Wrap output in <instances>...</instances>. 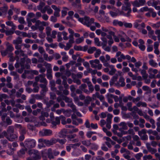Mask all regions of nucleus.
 I'll use <instances>...</instances> for the list:
<instances>
[{
    "label": "nucleus",
    "mask_w": 160,
    "mask_h": 160,
    "mask_svg": "<svg viewBox=\"0 0 160 160\" xmlns=\"http://www.w3.org/2000/svg\"><path fill=\"white\" fill-rule=\"evenodd\" d=\"M96 52L94 53V56L95 58H98L100 55L101 53V51L99 49H97L96 50Z\"/></svg>",
    "instance_id": "35"
},
{
    "label": "nucleus",
    "mask_w": 160,
    "mask_h": 160,
    "mask_svg": "<svg viewBox=\"0 0 160 160\" xmlns=\"http://www.w3.org/2000/svg\"><path fill=\"white\" fill-rule=\"evenodd\" d=\"M109 68L111 70L110 71H109V74L111 75H114L116 71V69L114 68V66L112 65L109 67Z\"/></svg>",
    "instance_id": "22"
},
{
    "label": "nucleus",
    "mask_w": 160,
    "mask_h": 160,
    "mask_svg": "<svg viewBox=\"0 0 160 160\" xmlns=\"http://www.w3.org/2000/svg\"><path fill=\"white\" fill-rule=\"evenodd\" d=\"M78 20L79 21L88 27H90L92 23H94V18H90L87 16H85L84 18H79Z\"/></svg>",
    "instance_id": "2"
},
{
    "label": "nucleus",
    "mask_w": 160,
    "mask_h": 160,
    "mask_svg": "<svg viewBox=\"0 0 160 160\" xmlns=\"http://www.w3.org/2000/svg\"><path fill=\"white\" fill-rule=\"evenodd\" d=\"M143 154L142 153L140 152L135 155L134 157L137 160H140L141 159V158Z\"/></svg>",
    "instance_id": "34"
},
{
    "label": "nucleus",
    "mask_w": 160,
    "mask_h": 160,
    "mask_svg": "<svg viewBox=\"0 0 160 160\" xmlns=\"http://www.w3.org/2000/svg\"><path fill=\"white\" fill-rule=\"evenodd\" d=\"M44 65L47 68V74L52 73V71L51 68V64L50 63H48L46 62H45L44 63Z\"/></svg>",
    "instance_id": "13"
},
{
    "label": "nucleus",
    "mask_w": 160,
    "mask_h": 160,
    "mask_svg": "<svg viewBox=\"0 0 160 160\" xmlns=\"http://www.w3.org/2000/svg\"><path fill=\"white\" fill-rule=\"evenodd\" d=\"M138 42L139 44L138 45L139 48L142 51H144L145 49V47L143 45L144 42L143 40L142 39H140L138 40Z\"/></svg>",
    "instance_id": "18"
},
{
    "label": "nucleus",
    "mask_w": 160,
    "mask_h": 160,
    "mask_svg": "<svg viewBox=\"0 0 160 160\" xmlns=\"http://www.w3.org/2000/svg\"><path fill=\"white\" fill-rule=\"evenodd\" d=\"M86 98V99H85L84 101V103L86 106H87L90 103V102L92 101V98L89 96H87Z\"/></svg>",
    "instance_id": "25"
},
{
    "label": "nucleus",
    "mask_w": 160,
    "mask_h": 160,
    "mask_svg": "<svg viewBox=\"0 0 160 160\" xmlns=\"http://www.w3.org/2000/svg\"><path fill=\"white\" fill-rule=\"evenodd\" d=\"M41 112V109L37 108L36 110H34L33 111L32 114L34 116H37L38 115V113H39Z\"/></svg>",
    "instance_id": "43"
},
{
    "label": "nucleus",
    "mask_w": 160,
    "mask_h": 160,
    "mask_svg": "<svg viewBox=\"0 0 160 160\" xmlns=\"http://www.w3.org/2000/svg\"><path fill=\"white\" fill-rule=\"evenodd\" d=\"M6 122L8 125H11L12 123V120L9 117H8L6 118Z\"/></svg>",
    "instance_id": "42"
},
{
    "label": "nucleus",
    "mask_w": 160,
    "mask_h": 160,
    "mask_svg": "<svg viewBox=\"0 0 160 160\" xmlns=\"http://www.w3.org/2000/svg\"><path fill=\"white\" fill-rule=\"evenodd\" d=\"M84 40V38L83 37H81L79 38L76 39V42L77 44L80 43L82 42Z\"/></svg>",
    "instance_id": "45"
},
{
    "label": "nucleus",
    "mask_w": 160,
    "mask_h": 160,
    "mask_svg": "<svg viewBox=\"0 0 160 160\" xmlns=\"http://www.w3.org/2000/svg\"><path fill=\"white\" fill-rule=\"evenodd\" d=\"M62 100L68 103L67 105L72 109L73 112H76L77 109L76 106L72 102V99L71 98H70L63 94L61 95V96L58 97L57 98V101L58 102L62 101Z\"/></svg>",
    "instance_id": "1"
},
{
    "label": "nucleus",
    "mask_w": 160,
    "mask_h": 160,
    "mask_svg": "<svg viewBox=\"0 0 160 160\" xmlns=\"http://www.w3.org/2000/svg\"><path fill=\"white\" fill-rule=\"evenodd\" d=\"M132 4L133 6L134 7H140V5L138 2V0H136L134 1L133 2H132Z\"/></svg>",
    "instance_id": "41"
},
{
    "label": "nucleus",
    "mask_w": 160,
    "mask_h": 160,
    "mask_svg": "<svg viewBox=\"0 0 160 160\" xmlns=\"http://www.w3.org/2000/svg\"><path fill=\"white\" fill-rule=\"evenodd\" d=\"M149 63L150 65L154 67H156L157 65V63L155 62L154 60L152 59H151L149 61Z\"/></svg>",
    "instance_id": "37"
},
{
    "label": "nucleus",
    "mask_w": 160,
    "mask_h": 160,
    "mask_svg": "<svg viewBox=\"0 0 160 160\" xmlns=\"http://www.w3.org/2000/svg\"><path fill=\"white\" fill-rule=\"evenodd\" d=\"M82 143L87 146H89L91 144V143L90 140L86 141H83L82 142Z\"/></svg>",
    "instance_id": "36"
},
{
    "label": "nucleus",
    "mask_w": 160,
    "mask_h": 160,
    "mask_svg": "<svg viewBox=\"0 0 160 160\" xmlns=\"http://www.w3.org/2000/svg\"><path fill=\"white\" fill-rule=\"evenodd\" d=\"M141 138V140H146L148 139V137L146 134H144L143 135H141V136H140Z\"/></svg>",
    "instance_id": "61"
},
{
    "label": "nucleus",
    "mask_w": 160,
    "mask_h": 160,
    "mask_svg": "<svg viewBox=\"0 0 160 160\" xmlns=\"http://www.w3.org/2000/svg\"><path fill=\"white\" fill-rule=\"evenodd\" d=\"M8 113L9 114L10 117L12 118H18L21 116V115L20 114H16L15 115L12 111L8 112Z\"/></svg>",
    "instance_id": "16"
},
{
    "label": "nucleus",
    "mask_w": 160,
    "mask_h": 160,
    "mask_svg": "<svg viewBox=\"0 0 160 160\" xmlns=\"http://www.w3.org/2000/svg\"><path fill=\"white\" fill-rule=\"evenodd\" d=\"M35 24L37 29H38L39 31H42L44 29L43 26H48V23L44 21L41 22L39 20H38V22Z\"/></svg>",
    "instance_id": "5"
},
{
    "label": "nucleus",
    "mask_w": 160,
    "mask_h": 160,
    "mask_svg": "<svg viewBox=\"0 0 160 160\" xmlns=\"http://www.w3.org/2000/svg\"><path fill=\"white\" fill-rule=\"evenodd\" d=\"M140 10L141 12H143L144 11H149L150 12L151 10V9H149L147 7H145L141 8Z\"/></svg>",
    "instance_id": "53"
},
{
    "label": "nucleus",
    "mask_w": 160,
    "mask_h": 160,
    "mask_svg": "<svg viewBox=\"0 0 160 160\" xmlns=\"http://www.w3.org/2000/svg\"><path fill=\"white\" fill-rule=\"evenodd\" d=\"M45 5V3L43 2H40L39 5L38 6V9L40 10L41 12L43 13L45 11V6L44 7V8L42 9V8L44 7Z\"/></svg>",
    "instance_id": "14"
},
{
    "label": "nucleus",
    "mask_w": 160,
    "mask_h": 160,
    "mask_svg": "<svg viewBox=\"0 0 160 160\" xmlns=\"http://www.w3.org/2000/svg\"><path fill=\"white\" fill-rule=\"evenodd\" d=\"M96 50V48L95 47H90L88 50V52L89 54H92Z\"/></svg>",
    "instance_id": "29"
},
{
    "label": "nucleus",
    "mask_w": 160,
    "mask_h": 160,
    "mask_svg": "<svg viewBox=\"0 0 160 160\" xmlns=\"http://www.w3.org/2000/svg\"><path fill=\"white\" fill-rule=\"evenodd\" d=\"M18 21L20 24H23L25 23L24 18L22 17L19 18H18Z\"/></svg>",
    "instance_id": "50"
},
{
    "label": "nucleus",
    "mask_w": 160,
    "mask_h": 160,
    "mask_svg": "<svg viewBox=\"0 0 160 160\" xmlns=\"http://www.w3.org/2000/svg\"><path fill=\"white\" fill-rule=\"evenodd\" d=\"M141 98L140 97H138L136 98H133V103H135L136 102H138L140 101V100H141Z\"/></svg>",
    "instance_id": "62"
},
{
    "label": "nucleus",
    "mask_w": 160,
    "mask_h": 160,
    "mask_svg": "<svg viewBox=\"0 0 160 160\" xmlns=\"http://www.w3.org/2000/svg\"><path fill=\"white\" fill-rule=\"evenodd\" d=\"M17 137V136L16 134L13 133H10L9 136H8V137H7V139L9 141H13V140L16 138Z\"/></svg>",
    "instance_id": "19"
},
{
    "label": "nucleus",
    "mask_w": 160,
    "mask_h": 160,
    "mask_svg": "<svg viewBox=\"0 0 160 160\" xmlns=\"http://www.w3.org/2000/svg\"><path fill=\"white\" fill-rule=\"evenodd\" d=\"M112 96L113 95L112 94H108L107 96L108 102L110 103H112L113 102Z\"/></svg>",
    "instance_id": "28"
},
{
    "label": "nucleus",
    "mask_w": 160,
    "mask_h": 160,
    "mask_svg": "<svg viewBox=\"0 0 160 160\" xmlns=\"http://www.w3.org/2000/svg\"><path fill=\"white\" fill-rule=\"evenodd\" d=\"M62 34L63 36V38L64 40H67L68 39V38L67 37L68 33L65 31H63Z\"/></svg>",
    "instance_id": "52"
},
{
    "label": "nucleus",
    "mask_w": 160,
    "mask_h": 160,
    "mask_svg": "<svg viewBox=\"0 0 160 160\" xmlns=\"http://www.w3.org/2000/svg\"><path fill=\"white\" fill-rule=\"evenodd\" d=\"M14 128L12 126H9L7 129V132L8 134L12 133L14 132Z\"/></svg>",
    "instance_id": "31"
},
{
    "label": "nucleus",
    "mask_w": 160,
    "mask_h": 160,
    "mask_svg": "<svg viewBox=\"0 0 160 160\" xmlns=\"http://www.w3.org/2000/svg\"><path fill=\"white\" fill-rule=\"evenodd\" d=\"M23 58L20 59V65H24V63L26 61V58L27 57H23Z\"/></svg>",
    "instance_id": "38"
},
{
    "label": "nucleus",
    "mask_w": 160,
    "mask_h": 160,
    "mask_svg": "<svg viewBox=\"0 0 160 160\" xmlns=\"http://www.w3.org/2000/svg\"><path fill=\"white\" fill-rule=\"evenodd\" d=\"M46 34L48 36H50L52 31L51 28L49 26H47L46 28Z\"/></svg>",
    "instance_id": "30"
},
{
    "label": "nucleus",
    "mask_w": 160,
    "mask_h": 160,
    "mask_svg": "<svg viewBox=\"0 0 160 160\" xmlns=\"http://www.w3.org/2000/svg\"><path fill=\"white\" fill-rule=\"evenodd\" d=\"M42 132V135L43 136H48L51 135L52 134V132L50 129H46L43 130V132Z\"/></svg>",
    "instance_id": "15"
},
{
    "label": "nucleus",
    "mask_w": 160,
    "mask_h": 160,
    "mask_svg": "<svg viewBox=\"0 0 160 160\" xmlns=\"http://www.w3.org/2000/svg\"><path fill=\"white\" fill-rule=\"evenodd\" d=\"M115 85L118 87H123L125 85L124 82V79L122 77H121L119 78L118 82L115 83Z\"/></svg>",
    "instance_id": "12"
},
{
    "label": "nucleus",
    "mask_w": 160,
    "mask_h": 160,
    "mask_svg": "<svg viewBox=\"0 0 160 160\" xmlns=\"http://www.w3.org/2000/svg\"><path fill=\"white\" fill-rule=\"evenodd\" d=\"M62 33L60 32H58V41L60 42L62 40Z\"/></svg>",
    "instance_id": "49"
},
{
    "label": "nucleus",
    "mask_w": 160,
    "mask_h": 160,
    "mask_svg": "<svg viewBox=\"0 0 160 160\" xmlns=\"http://www.w3.org/2000/svg\"><path fill=\"white\" fill-rule=\"evenodd\" d=\"M87 87L86 84L85 83L82 84L80 86L79 88L82 90V91Z\"/></svg>",
    "instance_id": "64"
},
{
    "label": "nucleus",
    "mask_w": 160,
    "mask_h": 160,
    "mask_svg": "<svg viewBox=\"0 0 160 160\" xmlns=\"http://www.w3.org/2000/svg\"><path fill=\"white\" fill-rule=\"evenodd\" d=\"M132 103L130 102H128L127 104L128 110L130 111H132L133 110V109L132 108Z\"/></svg>",
    "instance_id": "39"
},
{
    "label": "nucleus",
    "mask_w": 160,
    "mask_h": 160,
    "mask_svg": "<svg viewBox=\"0 0 160 160\" xmlns=\"http://www.w3.org/2000/svg\"><path fill=\"white\" fill-rule=\"evenodd\" d=\"M74 48L77 51H82V47L81 46L75 45L74 47Z\"/></svg>",
    "instance_id": "48"
},
{
    "label": "nucleus",
    "mask_w": 160,
    "mask_h": 160,
    "mask_svg": "<svg viewBox=\"0 0 160 160\" xmlns=\"http://www.w3.org/2000/svg\"><path fill=\"white\" fill-rule=\"evenodd\" d=\"M50 98L53 100L55 99L56 98V95L55 94L54 92H50Z\"/></svg>",
    "instance_id": "57"
},
{
    "label": "nucleus",
    "mask_w": 160,
    "mask_h": 160,
    "mask_svg": "<svg viewBox=\"0 0 160 160\" xmlns=\"http://www.w3.org/2000/svg\"><path fill=\"white\" fill-rule=\"evenodd\" d=\"M17 49V50L15 51V54L17 55L16 57H18L19 58L18 55L20 57L24 56L27 57V56L24 54V52L21 49V48Z\"/></svg>",
    "instance_id": "11"
},
{
    "label": "nucleus",
    "mask_w": 160,
    "mask_h": 160,
    "mask_svg": "<svg viewBox=\"0 0 160 160\" xmlns=\"http://www.w3.org/2000/svg\"><path fill=\"white\" fill-rule=\"evenodd\" d=\"M56 142H59L60 143L63 144H64L66 142V139H56Z\"/></svg>",
    "instance_id": "54"
},
{
    "label": "nucleus",
    "mask_w": 160,
    "mask_h": 160,
    "mask_svg": "<svg viewBox=\"0 0 160 160\" xmlns=\"http://www.w3.org/2000/svg\"><path fill=\"white\" fill-rule=\"evenodd\" d=\"M40 82L41 83H43V84H47V81L44 77L40 78Z\"/></svg>",
    "instance_id": "55"
},
{
    "label": "nucleus",
    "mask_w": 160,
    "mask_h": 160,
    "mask_svg": "<svg viewBox=\"0 0 160 160\" xmlns=\"http://www.w3.org/2000/svg\"><path fill=\"white\" fill-rule=\"evenodd\" d=\"M61 118L59 117H56L55 118V121H52L51 122L52 124L54 126H56L57 125L59 124L60 123V120Z\"/></svg>",
    "instance_id": "20"
},
{
    "label": "nucleus",
    "mask_w": 160,
    "mask_h": 160,
    "mask_svg": "<svg viewBox=\"0 0 160 160\" xmlns=\"http://www.w3.org/2000/svg\"><path fill=\"white\" fill-rule=\"evenodd\" d=\"M45 95L42 94H36L35 95L34 97L35 99L37 100H42L43 98Z\"/></svg>",
    "instance_id": "33"
},
{
    "label": "nucleus",
    "mask_w": 160,
    "mask_h": 160,
    "mask_svg": "<svg viewBox=\"0 0 160 160\" xmlns=\"http://www.w3.org/2000/svg\"><path fill=\"white\" fill-rule=\"evenodd\" d=\"M14 150L15 149L14 148L8 149L7 151V153L9 155H12L13 153Z\"/></svg>",
    "instance_id": "60"
},
{
    "label": "nucleus",
    "mask_w": 160,
    "mask_h": 160,
    "mask_svg": "<svg viewBox=\"0 0 160 160\" xmlns=\"http://www.w3.org/2000/svg\"><path fill=\"white\" fill-rule=\"evenodd\" d=\"M126 59V56H124L123 54H122L120 57L118 58V61L120 62L122 61V59Z\"/></svg>",
    "instance_id": "40"
},
{
    "label": "nucleus",
    "mask_w": 160,
    "mask_h": 160,
    "mask_svg": "<svg viewBox=\"0 0 160 160\" xmlns=\"http://www.w3.org/2000/svg\"><path fill=\"white\" fill-rule=\"evenodd\" d=\"M41 114L44 117L47 118L49 116V114L47 112H45L43 111L41 112Z\"/></svg>",
    "instance_id": "56"
},
{
    "label": "nucleus",
    "mask_w": 160,
    "mask_h": 160,
    "mask_svg": "<svg viewBox=\"0 0 160 160\" xmlns=\"http://www.w3.org/2000/svg\"><path fill=\"white\" fill-rule=\"evenodd\" d=\"M45 11L43 13H44L46 11H47V13L49 14H52L53 12L52 10L50 8L49 6L48 5L45 6Z\"/></svg>",
    "instance_id": "24"
},
{
    "label": "nucleus",
    "mask_w": 160,
    "mask_h": 160,
    "mask_svg": "<svg viewBox=\"0 0 160 160\" xmlns=\"http://www.w3.org/2000/svg\"><path fill=\"white\" fill-rule=\"evenodd\" d=\"M136 105L138 107H140L141 106L144 107H146L147 106V104L146 102L140 101L138 102Z\"/></svg>",
    "instance_id": "26"
},
{
    "label": "nucleus",
    "mask_w": 160,
    "mask_h": 160,
    "mask_svg": "<svg viewBox=\"0 0 160 160\" xmlns=\"http://www.w3.org/2000/svg\"><path fill=\"white\" fill-rule=\"evenodd\" d=\"M9 61L10 62H12L14 61L15 58L13 57L12 54H10L9 55Z\"/></svg>",
    "instance_id": "58"
},
{
    "label": "nucleus",
    "mask_w": 160,
    "mask_h": 160,
    "mask_svg": "<svg viewBox=\"0 0 160 160\" xmlns=\"http://www.w3.org/2000/svg\"><path fill=\"white\" fill-rule=\"evenodd\" d=\"M47 84H40L39 87L41 88L40 92L41 94L45 95L46 92L48 91V89L47 87Z\"/></svg>",
    "instance_id": "10"
},
{
    "label": "nucleus",
    "mask_w": 160,
    "mask_h": 160,
    "mask_svg": "<svg viewBox=\"0 0 160 160\" xmlns=\"http://www.w3.org/2000/svg\"><path fill=\"white\" fill-rule=\"evenodd\" d=\"M48 157L50 159L51 158H54V157L52 155V149L51 148H49L48 150Z\"/></svg>",
    "instance_id": "32"
},
{
    "label": "nucleus",
    "mask_w": 160,
    "mask_h": 160,
    "mask_svg": "<svg viewBox=\"0 0 160 160\" xmlns=\"http://www.w3.org/2000/svg\"><path fill=\"white\" fill-rule=\"evenodd\" d=\"M73 81L74 83H77L78 85L81 84V81L79 79L74 78Z\"/></svg>",
    "instance_id": "63"
},
{
    "label": "nucleus",
    "mask_w": 160,
    "mask_h": 160,
    "mask_svg": "<svg viewBox=\"0 0 160 160\" xmlns=\"http://www.w3.org/2000/svg\"><path fill=\"white\" fill-rule=\"evenodd\" d=\"M89 63L91 65V67L93 68H98V70L101 69L102 65L100 63L99 60L96 59L94 60H92L89 61Z\"/></svg>",
    "instance_id": "3"
},
{
    "label": "nucleus",
    "mask_w": 160,
    "mask_h": 160,
    "mask_svg": "<svg viewBox=\"0 0 160 160\" xmlns=\"http://www.w3.org/2000/svg\"><path fill=\"white\" fill-rule=\"evenodd\" d=\"M95 44L98 46H100V42H99V39L98 38H95L94 39Z\"/></svg>",
    "instance_id": "44"
},
{
    "label": "nucleus",
    "mask_w": 160,
    "mask_h": 160,
    "mask_svg": "<svg viewBox=\"0 0 160 160\" xmlns=\"http://www.w3.org/2000/svg\"><path fill=\"white\" fill-rule=\"evenodd\" d=\"M119 125V126L121 127L124 130H127L128 129V127L127 126V123L125 122H120Z\"/></svg>",
    "instance_id": "23"
},
{
    "label": "nucleus",
    "mask_w": 160,
    "mask_h": 160,
    "mask_svg": "<svg viewBox=\"0 0 160 160\" xmlns=\"http://www.w3.org/2000/svg\"><path fill=\"white\" fill-rule=\"evenodd\" d=\"M57 32L55 30H53L52 32L51 37L53 38H56V35L57 34Z\"/></svg>",
    "instance_id": "47"
},
{
    "label": "nucleus",
    "mask_w": 160,
    "mask_h": 160,
    "mask_svg": "<svg viewBox=\"0 0 160 160\" xmlns=\"http://www.w3.org/2000/svg\"><path fill=\"white\" fill-rule=\"evenodd\" d=\"M67 133V131L65 129H63L61 130L59 134H60V137L62 138H64L66 136Z\"/></svg>",
    "instance_id": "21"
},
{
    "label": "nucleus",
    "mask_w": 160,
    "mask_h": 160,
    "mask_svg": "<svg viewBox=\"0 0 160 160\" xmlns=\"http://www.w3.org/2000/svg\"><path fill=\"white\" fill-rule=\"evenodd\" d=\"M146 133V130L145 129H143L140 131H139L138 134L139 136H141L142 134H145Z\"/></svg>",
    "instance_id": "51"
},
{
    "label": "nucleus",
    "mask_w": 160,
    "mask_h": 160,
    "mask_svg": "<svg viewBox=\"0 0 160 160\" xmlns=\"http://www.w3.org/2000/svg\"><path fill=\"white\" fill-rule=\"evenodd\" d=\"M107 118L106 119V127L108 129H110L111 128V123L112 119V115L108 113L107 115Z\"/></svg>",
    "instance_id": "8"
},
{
    "label": "nucleus",
    "mask_w": 160,
    "mask_h": 160,
    "mask_svg": "<svg viewBox=\"0 0 160 160\" xmlns=\"http://www.w3.org/2000/svg\"><path fill=\"white\" fill-rule=\"evenodd\" d=\"M22 42V39L20 37H18L16 39L13 41V43L15 45V48L16 49L21 48L22 45H19Z\"/></svg>",
    "instance_id": "6"
},
{
    "label": "nucleus",
    "mask_w": 160,
    "mask_h": 160,
    "mask_svg": "<svg viewBox=\"0 0 160 160\" xmlns=\"http://www.w3.org/2000/svg\"><path fill=\"white\" fill-rule=\"evenodd\" d=\"M28 154L33 159V160H36L40 158L38 152L34 149H32L28 151Z\"/></svg>",
    "instance_id": "4"
},
{
    "label": "nucleus",
    "mask_w": 160,
    "mask_h": 160,
    "mask_svg": "<svg viewBox=\"0 0 160 160\" xmlns=\"http://www.w3.org/2000/svg\"><path fill=\"white\" fill-rule=\"evenodd\" d=\"M56 143V139H52L49 140H45V143L47 146H50L52 145L53 144H55Z\"/></svg>",
    "instance_id": "17"
},
{
    "label": "nucleus",
    "mask_w": 160,
    "mask_h": 160,
    "mask_svg": "<svg viewBox=\"0 0 160 160\" xmlns=\"http://www.w3.org/2000/svg\"><path fill=\"white\" fill-rule=\"evenodd\" d=\"M7 48L5 50V56L9 52H12L14 49V48L12 44L8 42H7L6 44Z\"/></svg>",
    "instance_id": "9"
},
{
    "label": "nucleus",
    "mask_w": 160,
    "mask_h": 160,
    "mask_svg": "<svg viewBox=\"0 0 160 160\" xmlns=\"http://www.w3.org/2000/svg\"><path fill=\"white\" fill-rule=\"evenodd\" d=\"M128 75L129 76L132 77L133 80H134L136 79L137 76L135 75H133L132 72H129L128 73Z\"/></svg>",
    "instance_id": "59"
},
{
    "label": "nucleus",
    "mask_w": 160,
    "mask_h": 160,
    "mask_svg": "<svg viewBox=\"0 0 160 160\" xmlns=\"http://www.w3.org/2000/svg\"><path fill=\"white\" fill-rule=\"evenodd\" d=\"M21 68L18 69V72L20 73H22L25 69V65H20Z\"/></svg>",
    "instance_id": "46"
},
{
    "label": "nucleus",
    "mask_w": 160,
    "mask_h": 160,
    "mask_svg": "<svg viewBox=\"0 0 160 160\" xmlns=\"http://www.w3.org/2000/svg\"><path fill=\"white\" fill-rule=\"evenodd\" d=\"M25 147L28 148H32L35 145L36 142L34 140H32L30 141H26L24 142Z\"/></svg>",
    "instance_id": "7"
},
{
    "label": "nucleus",
    "mask_w": 160,
    "mask_h": 160,
    "mask_svg": "<svg viewBox=\"0 0 160 160\" xmlns=\"http://www.w3.org/2000/svg\"><path fill=\"white\" fill-rule=\"evenodd\" d=\"M141 72L142 75V77L143 79L147 78L148 77V74L146 73V71L144 69L140 70Z\"/></svg>",
    "instance_id": "27"
}]
</instances>
